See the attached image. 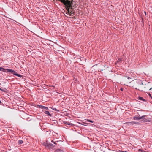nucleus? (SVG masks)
Here are the masks:
<instances>
[{
  "mask_svg": "<svg viewBox=\"0 0 152 152\" xmlns=\"http://www.w3.org/2000/svg\"><path fill=\"white\" fill-rule=\"evenodd\" d=\"M7 70V72H10L12 73L14 75L18 77H21L22 75L18 73L16 71L10 69H6L1 67H0V71H2L4 72H6L5 70Z\"/></svg>",
  "mask_w": 152,
  "mask_h": 152,
  "instance_id": "1",
  "label": "nucleus"
},
{
  "mask_svg": "<svg viewBox=\"0 0 152 152\" xmlns=\"http://www.w3.org/2000/svg\"><path fill=\"white\" fill-rule=\"evenodd\" d=\"M61 2L63 3L64 5L66 6V7H70L72 5L70 1L68 0H66V1L64 0V1Z\"/></svg>",
  "mask_w": 152,
  "mask_h": 152,
  "instance_id": "2",
  "label": "nucleus"
},
{
  "mask_svg": "<svg viewBox=\"0 0 152 152\" xmlns=\"http://www.w3.org/2000/svg\"><path fill=\"white\" fill-rule=\"evenodd\" d=\"M145 115L139 117H138L137 116H134L133 117V118L134 120H140L142 118H143V117H145Z\"/></svg>",
  "mask_w": 152,
  "mask_h": 152,
  "instance_id": "3",
  "label": "nucleus"
},
{
  "mask_svg": "<svg viewBox=\"0 0 152 152\" xmlns=\"http://www.w3.org/2000/svg\"><path fill=\"white\" fill-rule=\"evenodd\" d=\"M38 106L39 107V108H40L42 109H45L46 110H48V107L43 106L41 105H38Z\"/></svg>",
  "mask_w": 152,
  "mask_h": 152,
  "instance_id": "4",
  "label": "nucleus"
},
{
  "mask_svg": "<svg viewBox=\"0 0 152 152\" xmlns=\"http://www.w3.org/2000/svg\"><path fill=\"white\" fill-rule=\"evenodd\" d=\"M142 119H143L142 120V121L143 122H149L150 121V120L148 118L145 119L143 118Z\"/></svg>",
  "mask_w": 152,
  "mask_h": 152,
  "instance_id": "5",
  "label": "nucleus"
},
{
  "mask_svg": "<svg viewBox=\"0 0 152 152\" xmlns=\"http://www.w3.org/2000/svg\"><path fill=\"white\" fill-rule=\"evenodd\" d=\"M48 143H49L47 142H44L42 143V145H43L45 146L46 147H48Z\"/></svg>",
  "mask_w": 152,
  "mask_h": 152,
  "instance_id": "6",
  "label": "nucleus"
},
{
  "mask_svg": "<svg viewBox=\"0 0 152 152\" xmlns=\"http://www.w3.org/2000/svg\"><path fill=\"white\" fill-rule=\"evenodd\" d=\"M44 113L45 114L48 115L49 116H51L52 115L50 114V112L49 111H44Z\"/></svg>",
  "mask_w": 152,
  "mask_h": 152,
  "instance_id": "7",
  "label": "nucleus"
},
{
  "mask_svg": "<svg viewBox=\"0 0 152 152\" xmlns=\"http://www.w3.org/2000/svg\"><path fill=\"white\" fill-rule=\"evenodd\" d=\"M63 151V150L61 149H58L55 151V152H61Z\"/></svg>",
  "mask_w": 152,
  "mask_h": 152,
  "instance_id": "8",
  "label": "nucleus"
},
{
  "mask_svg": "<svg viewBox=\"0 0 152 152\" xmlns=\"http://www.w3.org/2000/svg\"><path fill=\"white\" fill-rule=\"evenodd\" d=\"M69 7H66V10H67V13H66L67 14H68V15H71V14L70 13V11H69Z\"/></svg>",
  "mask_w": 152,
  "mask_h": 152,
  "instance_id": "9",
  "label": "nucleus"
},
{
  "mask_svg": "<svg viewBox=\"0 0 152 152\" xmlns=\"http://www.w3.org/2000/svg\"><path fill=\"white\" fill-rule=\"evenodd\" d=\"M66 125H71V126H73V124L72 123H70L68 122H66L65 123Z\"/></svg>",
  "mask_w": 152,
  "mask_h": 152,
  "instance_id": "10",
  "label": "nucleus"
},
{
  "mask_svg": "<svg viewBox=\"0 0 152 152\" xmlns=\"http://www.w3.org/2000/svg\"><path fill=\"white\" fill-rule=\"evenodd\" d=\"M23 140H20L18 141V143L19 145L23 143Z\"/></svg>",
  "mask_w": 152,
  "mask_h": 152,
  "instance_id": "11",
  "label": "nucleus"
},
{
  "mask_svg": "<svg viewBox=\"0 0 152 152\" xmlns=\"http://www.w3.org/2000/svg\"><path fill=\"white\" fill-rule=\"evenodd\" d=\"M61 141H55L54 142V143H53L54 144H55V145H58L59 146V144H57V142H61Z\"/></svg>",
  "mask_w": 152,
  "mask_h": 152,
  "instance_id": "12",
  "label": "nucleus"
},
{
  "mask_svg": "<svg viewBox=\"0 0 152 152\" xmlns=\"http://www.w3.org/2000/svg\"><path fill=\"white\" fill-rule=\"evenodd\" d=\"M31 117V116H29V117H28L27 118L26 120L28 121H31V119L30 118V117Z\"/></svg>",
  "mask_w": 152,
  "mask_h": 152,
  "instance_id": "13",
  "label": "nucleus"
},
{
  "mask_svg": "<svg viewBox=\"0 0 152 152\" xmlns=\"http://www.w3.org/2000/svg\"><path fill=\"white\" fill-rule=\"evenodd\" d=\"M139 99L140 100H142V101H145V99H143V98H142V97H139Z\"/></svg>",
  "mask_w": 152,
  "mask_h": 152,
  "instance_id": "14",
  "label": "nucleus"
},
{
  "mask_svg": "<svg viewBox=\"0 0 152 152\" xmlns=\"http://www.w3.org/2000/svg\"><path fill=\"white\" fill-rule=\"evenodd\" d=\"M48 147H49L50 146H52V147H54V146H53V145L51 143H48Z\"/></svg>",
  "mask_w": 152,
  "mask_h": 152,
  "instance_id": "15",
  "label": "nucleus"
},
{
  "mask_svg": "<svg viewBox=\"0 0 152 152\" xmlns=\"http://www.w3.org/2000/svg\"><path fill=\"white\" fill-rule=\"evenodd\" d=\"M87 121H88L89 122H91V123H93V122H94L93 121L91 120H90L87 119Z\"/></svg>",
  "mask_w": 152,
  "mask_h": 152,
  "instance_id": "16",
  "label": "nucleus"
},
{
  "mask_svg": "<svg viewBox=\"0 0 152 152\" xmlns=\"http://www.w3.org/2000/svg\"><path fill=\"white\" fill-rule=\"evenodd\" d=\"M55 141H56V140H55L54 139H53V140H51V142H53V143H54V142Z\"/></svg>",
  "mask_w": 152,
  "mask_h": 152,
  "instance_id": "17",
  "label": "nucleus"
},
{
  "mask_svg": "<svg viewBox=\"0 0 152 152\" xmlns=\"http://www.w3.org/2000/svg\"><path fill=\"white\" fill-rule=\"evenodd\" d=\"M53 110H56V111H59V110H57V109H56V108H53Z\"/></svg>",
  "mask_w": 152,
  "mask_h": 152,
  "instance_id": "18",
  "label": "nucleus"
},
{
  "mask_svg": "<svg viewBox=\"0 0 152 152\" xmlns=\"http://www.w3.org/2000/svg\"><path fill=\"white\" fill-rule=\"evenodd\" d=\"M149 96L151 97V98L152 99V96L151 95V94L150 93L148 94Z\"/></svg>",
  "mask_w": 152,
  "mask_h": 152,
  "instance_id": "19",
  "label": "nucleus"
},
{
  "mask_svg": "<svg viewBox=\"0 0 152 152\" xmlns=\"http://www.w3.org/2000/svg\"><path fill=\"white\" fill-rule=\"evenodd\" d=\"M0 90L1 91H5V90L2 89L1 88H0Z\"/></svg>",
  "mask_w": 152,
  "mask_h": 152,
  "instance_id": "20",
  "label": "nucleus"
},
{
  "mask_svg": "<svg viewBox=\"0 0 152 152\" xmlns=\"http://www.w3.org/2000/svg\"><path fill=\"white\" fill-rule=\"evenodd\" d=\"M142 151V150L141 149H138V151L139 152Z\"/></svg>",
  "mask_w": 152,
  "mask_h": 152,
  "instance_id": "21",
  "label": "nucleus"
},
{
  "mask_svg": "<svg viewBox=\"0 0 152 152\" xmlns=\"http://www.w3.org/2000/svg\"><path fill=\"white\" fill-rule=\"evenodd\" d=\"M120 90L121 91H123V88H121L120 89Z\"/></svg>",
  "mask_w": 152,
  "mask_h": 152,
  "instance_id": "22",
  "label": "nucleus"
},
{
  "mask_svg": "<svg viewBox=\"0 0 152 152\" xmlns=\"http://www.w3.org/2000/svg\"><path fill=\"white\" fill-rule=\"evenodd\" d=\"M121 61V59H119L118 61V62L120 61Z\"/></svg>",
  "mask_w": 152,
  "mask_h": 152,
  "instance_id": "23",
  "label": "nucleus"
},
{
  "mask_svg": "<svg viewBox=\"0 0 152 152\" xmlns=\"http://www.w3.org/2000/svg\"><path fill=\"white\" fill-rule=\"evenodd\" d=\"M127 78H128V79H131V78L130 77H127Z\"/></svg>",
  "mask_w": 152,
  "mask_h": 152,
  "instance_id": "24",
  "label": "nucleus"
},
{
  "mask_svg": "<svg viewBox=\"0 0 152 152\" xmlns=\"http://www.w3.org/2000/svg\"><path fill=\"white\" fill-rule=\"evenodd\" d=\"M130 123H135V122H130Z\"/></svg>",
  "mask_w": 152,
  "mask_h": 152,
  "instance_id": "25",
  "label": "nucleus"
},
{
  "mask_svg": "<svg viewBox=\"0 0 152 152\" xmlns=\"http://www.w3.org/2000/svg\"><path fill=\"white\" fill-rule=\"evenodd\" d=\"M1 103H2V102L0 100V104H1Z\"/></svg>",
  "mask_w": 152,
  "mask_h": 152,
  "instance_id": "26",
  "label": "nucleus"
},
{
  "mask_svg": "<svg viewBox=\"0 0 152 152\" xmlns=\"http://www.w3.org/2000/svg\"><path fill=\"white\" fill-rule=\"evenodd\" d=\"M144 13L145 14V15H146V12L145 11Z\"/></svg>",
  "mask_w": 152,
  "mask_h": 152,
  "instance_id": "27",
  "label": "nucleus"
},
{
  "mask_svg": "<svg viewBox=\"0 0 152 152\" xmlns=\"http://www.w3.org/2000/svg\"><path fill=\"white\" fill-rule=\"evenodd\" d=\"M121 152H125V151H124H124H121Z\"/></svg>",
  "mask_w": 152,
  "mask_h": 152,
  "instance_id": "28",
  "label": "nucleus"
},
{
  "mask_svg": "<svg viewBox=\"0 0 152 152\" xmlns=\"http://www.w3.org/2000/svg\"><path fill=\"white\" fill-rule=\"evenodd\" d=\"M72 12V11H71V13H70V14H71V13H71V12Z\"/></svg>",
  "mask_w": 152,
  "mask_h": 152,
  "instance_id": "29",
  "label": "nucleus"
}]
</instances>
